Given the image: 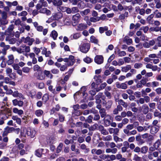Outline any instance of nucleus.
Segmentation results:
<instances>
[{"label":"nucleus","mask_w":161,"mask_h":161,"mask_svg":"<svg viewBox=\"0 0 161 161\" xmlns=\"http://www.w3.org/2000/svg\"><path fill=\"white\" fill-rule=\"evenodd\" d=\"M53 4L55 6L59 7L63 4L62 0H53Z\"/></svg>","instance_id":"nucleus-19"},{"label":"nucleus","mask_w":161,"mask_h":161,"mask_svg":"<svg viewBox=\"0 0 161 161\" xmlns=\"http://www.w3.org/2000/svg\"><path fill=\"white\" fill-rule=\"evenodd\" d=\"M48 6V4L45 0H39V3L36 5V8L40 9L43 7H47Z\"/></svg>","instance_id":"nucleus-6"},{"label":"nucleus","mask_w":161,"mask_h":161,"mask_svg":"<svg viewBox=\"0 0 161 161\" xmlns=\"http://www.w3.org/2000/svg\"><path fill=\"white\" fill-rule=\"evenodd\" d=\"M108 130L110 134H113L114 135H118L119 131L118 128H110L108 129Z\"/></svg>","instance_id":"nucleus-12"},{"label":"nucleus","mask_w":161,"mask_h":161,"mask_svg":"<svg viewBox=\"0 0 161 161\" xmlns=\"http://www.w3.org/2000/svg\"><path fill=\"white\" fill-rule=\"evenodd\" d=\"M154 14H150L147 17V20L149 24H153V22L154 21L153 19V18L154 17Z\"/></svg>","instance_id":"nucleus-26"},{"label":"nucleus","mask_w":161,"mask_h":161,"mask_svg":"<svg viewBox=\"0 0 161 161\" xmlns=\"http://www.w3.org/2000/svg\"><path fill=\"white\" fill-rule=\"evenodd\" d=\"M103 94L102 92H99L97 95L95 97V98L96 100V103H100L101 101L100 98L102 97Z\"/></svg>","instance_id":"nucleus-22"},{"label":"nucleus","mask_w":161,"mask_h":161,"mask_svg":"<svg viewBox=\"0 0 161 161\" xmlns=\"http://www.w3.org/2000/svg\"><path fill=\"white\" fill-rule=\"evenodd\" d=\"M98 125L97 124L95 123L93 125L91 126L89 128V129L91 131H94L96 129H97L98 128Z\"/></svg>","instance_id":"nucleus-37"},{"label":"nucleus","mask_w":161,"mask_h":161,"mask_svg":"<svg viewBox=\"0 0 161 161\" xmlns=\"http://www.w3.org/2000/svg\"><path fill=\"white\" fill-rule=\"evenodd\" d=\"M34 41L35 40L34 38H31L29 36H28L25 38V43H28V45L31 46Z\"/></svg>","instance_id":"nucleus-17"},{"label":"nucleus","mask_w":161,"mask_h":161,"mask_svg":"<svg viewBox=\"0 0 161 161\" xmlns=\"http://www.w3.org/2000/svg\"><path fill=\"white\" fill-rule=\"evenodd\" d=\"M30 51V47L25 45L20 46L18 48V53H28Z\"/></svg>","instance_id":"nucleus-5"},{"label":"nucleus","mask_w":161,"mask_h":161,"mask_svg":"<svg viewBox=\"0 0 161 161\" xmlns=\"http://www.w3.org/2000/svg\"><path fill=\"white\" fill-rule=\"evenodd\" d=\"M143 64L141 63H135L134 64V68L135 69H139L142 67Z\"/></svg>","instance_id":"nucleus-50"},{"label":"nucleus","mask_w":161,"mask_h":161,"mask_svg":"<svg viewBox=\"0 0 161 161\" xmlns=\"http://www.w3.org/2000/svg\"><path fill=\"white\" fill-rule=\"evenodd\" d=\"M113 102L111 100L108 101L105 103V108L108 109H109L111 107Z\"/></svg>","instance_id":"nucleus-36"},{"label":"nucleus","mask_w":161,"mask_h":161,"mask_svg":"<svg viewBox=\"0 0 161 161\" xmlns=\"http://www.w3.org/2000/svg\"><path fill=\"white\" fill-rule=\"evenodd\" d=\"M150 132L152 134H155L157 133L159 130V129L156 126H151Z\"/></svg>","instance_id":"nucleus-23"},{"label":"nucleus","mask_w":161,"mask_h":161,"mask_svg":"<svg viewBox=\"0 0 161 161\" xmlns=\"http://www.w3.org/2000/svg\"><path fill=\"white\" fill-rule=\"evenodd\" d=\"M94 79L98 84L102 82L101 76L100 75H95L94 76Z\"/></svg>","instance_id":"nucleus-32"},{"label":"nucleus","mask_w":161,"mask_h":161,"mask_svg":"<svg viewBox=\"0 0 161 161\" xmlns=\"http://www.w3.org/2000/svg\"><path fill=\"white\" fill-rule=\"evenodd\" d=\"M23 71L26 73H28L30 70V69L28 67H24L22 69Z\"/></svg>","instance_id":"nucleus-60"},{"label":"nucleus","mask_w":161,"mask_h":161,"mask_svg":"<svg viewBox=\"0 0 161 161\" xmlns=\"http://www.w3.org/2000/svg\"><path fill=\"white\" fill-rule=\"evenodd\" d=\"M43 73L46 77L49 78L51 79L53 78V75L51 73L50 71L45 70L43 71Z\"/></svg>","instance_id":"nucleus-28"},{"label":"nucleus","mask_w":161,"mask_h":161,"mask_svg":"<svg viewBox=\"0 0 161 161\" xmlns=\"http://www.w3.org/2000/svg\"><path fill=\"white\" fill-rule=\"evenodd\" d=\"M49 99V96L47 94H45L42 97V100L43 101L45 102H46Z\"/></svg>","instance_id":"nucleus-53"},{"label":"nucleus","mask_w":161,"mask_h":161,"mask_svg":"<svg viewBox=\"0 0 161 161\" xmlns=\"http://www.w3.org/2000/svg\"><path fill=\"white\" fill-rule=\"evenodd\" d=\"M84 61L87 64L91 63L92 61V59L88 57H87L84 58Z\"/></svg>","instance_id":"nucleus-56"},{"label":"nucleus","mask_w":161,"mask_h":161,"mask_svg":"<svg viewBox=\"0 0 161 161\" xmlns=\"http://www.w3.org/2000/svg\"><path fill=\"white\" fill-rule=\"evenodd\" d=\"M119 103L122 105L124 107L126 108L128 107V104L127 103L125 102L123 100L119 99L118 100Z\"/></svg>","instance_id":"nucleus-38"},{"label":"nucleus","mask_w":161,"mask_h":161,"mask_svg":"<svg viewBox=\"0 0 161 161\" xmlns=\"http://www.w3.org/2000/svg\"><path fill=\"white\" fill-rule=\"evenodd\" d=\"M33 70L34 71H39L41 70V68L37 64L35 65L33 67Z\"/></svg>","instance_id":"nucleus-52"},{"label":"nucleus","mask_w":161,"mask_h":161,"mask_svg":"<svg viewBox=\"0 0 161 161\" xmlns=\"http://www.w3.org/2000/svg\"><path fill=\"white\" fill-rule=\"evenodd\" d=\"M19 130L20 129L19 128H14V127H11V132H14L15 133L18 134Z\"/></svg>","instance_id":"nucleus-47"},{"label":"nucleus","mask_w":161,"mask_h":161,"mask_svg":"<svg viewBox=\"0 0 161 161\" xmlns=\"http://www.w3.org/2000/svg\"><path fill=\"white\" fill-rule=\"evenodd\" d=\"M80 17L81 16L80 14L79 13H77L73 15L72 17V19L73 21L72 25H75L77 23L79 22Z\"/></svg>","instance_id":"nucleus-9"},{"label":"nucleus","mask_w":161,"mask_h":161,"mask_svg":"<svg viewBox=\"0 0 161 161\" xmlns=\"http://www.w3.org/2000/svg\"><path fill=\"white\" fill-rule=\"evenodd\" d=\"M99 113L102 118H103L106 115V110L104 108H101L99 110Z\"/></svg>","instance_id":"nucleus-31"},{"label":"nucleus","mask_w":161,"mask_h":161,"mask_svg":"<svg viewBox=\"0 0 161 161\" xmlns=\"http://www.w3.org/2000/svg\"><path fill=\"white\" fill-rule=\"evenodd\" d=\"M141 152L142 153L145 154L147 153L148 151V147L146 146L142 147L141 148Z\"/></svg>","instance_id":"nucleus-43"},{"label":"nucleus","mask_w":161,"mask_h":161,"mask_svg":"<svg viewBox=\"0 0 161 161\" xmlns=\"http://www.w3.org/2000/svg\"><path fill=\"white\" fill-rule=\"evenodd\" d=\"M90 47V44L88 43H85L80 47V51L84 53H86L89 50Z\"/></svg>","instance_id":"nucleus-4"},{"label":"nucleus","mask_w":161,"mask_h":161,"mask_svg":"<svg viewBox=\"0 0 161 161\" xmlns=\"http://www.w3.org/2000/svg\"><path fill=\"white\" fill-rule=\"evenodd\" d=\"M32 23L37 31L39 32H42L43 35L45 36L48 31V28L44 29L43 27L41 25H39L37 22H32Z\"/></svg>","instance_id":"nucleus-2"},{"label":"nucleus","mask_w":161,"mask_h":161,"mask_svg":"<svg viewBox=\"0 0 161 161\" xmlns=\"http://www.w3.org/2000/svg\"><path fill=\"white\" fill-rule=\"evenodd\" d=\"M43 150L42 148H40L36 150L35 151V155L39 157H41L42 154Z\"/></svg>","instance_id":"nucleus-29"},{"label":"nucleus","mask_w":161,"mask_h":161,"mask_svg":"<svg viewBox=\"0 0 161 161\" xmlns=\"http://www.w3.org/2000/svg\"><path fill=\"white\" fill-rule=\"evenodd\" d=\"M133 160L135 161H141L142 158L141 157L138 156L137 154H135L133 158Z\"/></svg>","instance_id":"nucleus-48"},{"label":"nucleus","mask_w":161,"mask_h":161,"mask_svg":"<svg viewBox=\"0 0 161 161\" xmlns=\"http://www.w3.org/2000/svg\"><path fill=\"white\" fill-rule=\"evenodd\" d=\"M134 128V124H129L126 126L125 128L123 129V132L125 134L127 133L128 131H130Z\"/></svg>","instance_id":"nucleus-15"},{"label":"nucleus","mask_w":161,"mask_h":161,"mask_svg":"<svg viewBox=\"0 0 161 161\" xmlns=\"http://www.w3.org/2000/svg\"><path fill=\"white\" fill-rule=\"evenodd\" d=\"M160 143L161 141L160 139L158 140L154 144V148L156 149L158 148L159 147Z\"/></svg>","instance_id":"nucleus-46"},{"label":"nucleus","mask_w":161,"mask_h":161,"mask_svg":"<svg viewBox=\"0 0 161 161\" xmlns=\"http://www.w3.org/2000/svg\"><path fill=\"white\" fill-rule=\"evenodd\" d=\"M81 36V35L80 33H76L73 35V38L74 39H76L79 38Z\"/></svg>","instance_id":"nucleus-63"},{"label":"nucleus","mask_w":161,"mask_h":161,"mask_svg":"<svg viewBox=\"0 0 161 161\" xmlns=\"http://www.w3.org/2000/svg\"><path fill=\"white\" fill-rule=\"evenodd\" d=\"M137 133L136 130H132L128 131L127 133H126L125 134L127 136H129L131 135H135Z\"/></svg>","instance_id":"nucleus-34"},{"label":"nucleus","mask_w":161,"mask_h":161,"mask_svg":"<svg viewBox=\"0 0 161 161\" xmlns=\"http://www.w3.org/2000/svg\"><path fill=\"white\" fill-rule=\"evenodd\" d=\"M2 19H6L7 18V14L6 12L3 11L1 14Z\"/></svg>","instance_id":"nucleus-64"},{"label":"nucleus","mask_w":161,"mask_h":161,"mask_svg":"<svg viewBox=\"0 0 161 161\" xmlns=\"http://www.w3.org/2000/svg\"><path fill=\"white\" fill-rule=\"evenodd\" d=\"M90 12V10L89 9H87L80 12V14L82 16L87 15Z\"/></svg>","instance_id":"nucleus-35"},{"label":"nucleus","mask_w":161,"mask_h":161,"mask_svg":"<svg viewBox=\"0 0 161 161\" xmlns=\"http://www.w3.org/2000/svg\"><path fill=\"white\" fill-rule=\"evenodd\" d=\"M39 10V13L42 14H45L47 15H51V11L46 8H42Z\"/></svg>","instance_id":"nucleus-13"},{"label":"nucleus","mask_w":161,"mask_h":161,"mask_svg":"<svg viewBox=\"0 0 161 161\" xmlns=\"http://www.w3.org/2000/svg\"><path fill=\"white\" fill-rule=\"evenodd\" d=\"M3 34L1 36L2 39H4V35H5L6 36L5 40L10 42V25L8 27L7 30L5 31Z\"/></svg>","instance_id":"nucleus-7"},{"label":"nucleus","mask_w":161,"mask_h":161,"mask_svg":"<svg viewBox=\"0 0 161 161\" xmlns=\"http://www.w3.org/2000/svg\"><path fill=\"white\" fill-rule=\"evenodd\" d=\"M95 62L98 64H102L103 62V58L101 55H97L94 58Z\"/></svg>","instance_id":"nucleus-10"},{"label":"nucleus","mask_w":161,"mask_h":161,"mask_svg":"<svg viewBox=\"0 0 161 161\" xmlns=\"http://www.w3.org/2000/svg\"><path fill=\"white\" fill-rule=\"evenodd\" d=\"M4 104L5 108L3 110H0V125H3L4 123V121L10 116V109L7 108L9 107V104L8 103H5L3 102Z\"/></svg>","instance_id":"nucleus-1"},{"label":"nucleus","mask_w":161,"mask_h":161,"mask_svg":"<svg viewBox=\"0 0 161 161\" xmlns=\"http://www.w3.org/2000/svg\"><path fill=\"white\" fill-rule=\"evenodd\" d=\"M13 112L15 113H17L19 115H21L23 114V111L22 110H19L17 108H14L13 110Z\"/></svg>","instance_id":"nucleus-33"},{"label":"nucleus","mask_w":161,"mask_h":161,"mask_svg":"<svg viewBox=\"0 0 161 161\" xmlns=\"http://www.w3.org/2000/svg\"><path fill=\"white\" fill-rule=\"evenodd\" d=\"M10 48L9 45H5L4 42H2L0 44V50L1 53H3V55H5L7 53V51Z\"/></svg>","instance_id":"nucleus-3"},{"label":"nucleus","mask_w":161,"mask_h":161,"mask_svg":"<svg viewBox=\"0 0 161 161\" xmlns=\"http://www.w3.org/2000/svg\"><path fill=\"white\" fill-rule=\"evenodd\" d=\"M87 27V25L86 24L80 23L77 25L76 29L77 30L82 31L86 29Z\"/></svg>","instance_id":"nucleus-18"},{"label":"nucleus","mask_w":161,"mask_h":161,"mask_svg":"<svg viewBox=\"0 0 161 161\" xmlns=\"http://www.w3.org/2000/svg\"><path fill=\"white\" fill-rule=\"evenodd\" d=\"M43 111L41 109L37 110L35 112V114L37 116H40L43 114Z\"/></svg>","instance_id":"nucleus-49"},{"label":"nucleus","mask_w":161,"mask_h":161,"mask_svg":"<svg viewBox=\"0 0 161 161\" xmlns=\"http://www.w3.org/2000/svg\"><path fill=\"white\" fill-rule=\"evenodd\" d=\"M118 151L117 149L116 148L111 149L110 148H107L106 150V152L107 153H111L113 154H115Z\"/></svg>","instance_id":"nucleus-27"},{"label":"nucleus","mask_w":161,"mask_h":161,"mask_svg":"<svg viewBox=\"0 0 161 161\" xmlns=\"http://www.w3.org/2000/svg\"><path fill=\"white\" fill-rule=\"evenodd\" d=\"M116 135L113 136V139L114 141L116 143L118 142H122L123 141V139L120 138H119L118 136Z\"/></svg>","instance_id":"nucleus-40"},{"label":"nucleus","mask_w":161,"mask_h":161,"mask_svg":"<svg viewBox=\"0 0 161 161\" xmlns=\"http://www.w3.org/2000/svg\"><path fill=\"white\" fill-rule=\"evenodd\" d=\"M131 68V66L130 65H127L125 66L121 67V71L123 72H127Z\"/></svg>","instance_id":"nucleus-24"},{"label":"nucleus","mask_w":161,"mask_h":161,"mask_svg":"<svg viewBox=\"0 0 161 161\" xmlns=\"http://www.w3.org/2000/svg\"><path fill=\"white\" fill-rule=\"evenodd\" d=\"M136 103L137 104H143L145 103V102L143 98H140L138 100L136 101Z\"/></svg>","instance_id":"nucleus-62"},{"label":"nucleus","mask_w":161,"mask_h":161,"mask_svg":"<svg viewBox=\"0 0 161 161\" xmlns=\"http://www.w3.org/2000/svg\"><path fill=\"white\" fill-rule=\"evenodd\" d=\"M54 19L58 20L63 17V14L60 12L54 13L52 15Z\"/></svg>","instance_id":"nucleus-11"},{"label":"nucleus","mask_w":161,"mask_h":161,"mask_svg":"<svg viewBox=\"0 0 161 161\" xmlns=\"http://www.w3.org/2000/svg\"><path fill=\"white\" fill-rule=\"evenodd\" d=\"M75 61L74 57L72 55L69 56V58H64V61L67 63V64L68 66L73 65Z\"/></svg>","instance_id":"nucleus-8"},{"label":"nucleus","mask_w":161,"mask_h":161,"mask_svg":"<svg viewBox=\"0 0 161 161\" xmlns=\"http://www.w3.org/2000/svg\"><path fill=\"white\" fill-rule=\"evenodd\" d=\"M93 117L91 115H89L87 118V119L85 120L86 121L89 123H92V119H93Z\"/></svg>","instance_id":"nucleus-57"},{"label":"nucleus","mask_w":161,"mask_h":161,"mask_svg":"<svg viewBox=\"0 0 161 161\" xmlns=\"http://www.w3.org/2000/svg\"><path fill=\"white\" fill-rule=\"evenodd\" d=\"M50 36L54 40H55L56 39L58 36V34L55 31L53 30L52 31Z\"/></svg>","instance_id":"nucleus-30"},{"label":"nucleus","mask_w":161,"mask_h":161,"mask_svg":"<svg viewBox=\"0 0 161 161\" xmlns=\"http://www.w3.org/2000/svg\"><path fill=\"white\" fill-rule=\"evenodd\" d=\"M104 122L105 125L107 126L110 125L111 124L110 120L108 119H104Z\"/></svg>","instance_id":"nucleus-61"},{"label":"nucleus","mask_w":161,"mask_h":161,"mask_svg":"<svg viewBox=\"0 0 161 161\" xmlns=\"http://www.w3.org/2000/svg\"><path fill=\"white\" fill-rule=\"evenodd\" d=\"M155 17L156 18H161V12H159L158 10L156 9L154 12Z\"/></svg>","instance_id":"nucleus-41"},{"label":"nucleus","mask_w":161,"mask_h":161,"mask_svg":"<svg viewBox=\"0 0 161 161\" xmlns=\"http://www.w3.org/2000/svg\"><path fill=\"white\" fill-rule=\"evenodd\" d=\"M142 112L144 114H147L149 111V108L148 107L146 104H143L142 106Z\"/></svg>","instance_id":"nucleus-21"},{"label":"nucleus","mask_w":161,"mask_h":161,"mask_svg":"<svg viewBox=\"0 0 161 161\" xmlns=\"http://www.w3.org/2000/svg\"><path fill=\"white\" fill-rule=\"evenodd\" d=\"M151 86L152 87H157L159 85V83L156 81H153L151 83Z\"/></svg>","instance_id":"nucleus-54"},{"label":"nucleus","mask_w":161,"mask_h":161,"mask_svg":"<svg viewBox=\"0 0 161 161\" xmlns=\"http://www.w3.org/2000/svg\"><path fill=\"white\" fill-rule=\"evenodd\" d=\"M82 114V112L80 110H77L76 111H73V114L76 116H79Z\"/></svg>","instance_id":"nucleus-51"},{"label":"nucleus","mask_w":161,"mask_h":161,"mask_svg":"<svg viewBox=\"0 0 161 161\" xmlns=\"http://www.w3.org/2000/svg\"><path fill=\"white\" fill-rule=\"evenodd\" d=\"M27 134L28 136H31V138H33L35 136L36 131L35 130L28 128L27 130Z\"/></svg>","instance_id":"nucleus-14"},{"label":"nucleus","mask_w":161,"mask_h":161,"mask_svg":"<svg viewBox=\"0 0 161 161\" xmlns=\"http://www.w3.org/2000/svg\"><path fill=\"white\" fill-rule=\"evenodd\" d=\"M8 61L6 60L5 59H3L2 62L1 64V66L2 68H4L6 65L7 63L8 65H10V55L8 56Z\"/></svg>","instance_id":"nucleus-16"},{"label":"nucleus","mask_w":161,"mask_h":161,"mask_svg":"<svg viewBox=\"0 0 161 161\" xmlns=\"http://www.w3.org/2000/svg\"><path fill=\"white\" fill-rule=\"evenodd\" d=\"M102 7V6L101 4L99 3H97L96 4L95 6L94 9L100 11V10L101 8Z\"/></svg>","instance_id":"nucleus-58"},{"label":"nucleus","mask_w":161,"mask_h":161,"mask_svg":"<svg viewBox=\"0 0 161 161\" xmlns=\"http://www.w3.org/2000/svg\"><path fill=\"white\" fill-rule=\"evenodd\" d=\"M123 42H125L127 45H130L132 43V40L128 36H125L123 39Z\"/></svg>","instance_id":"nucleus-25"},{"label":"nucleus","mask_w":161,"mask_h":161,"mask_svg":"<svg viewBox=\"0 0 161 161\" xmlns=\"http://www.w3.org/2000/svg\"><path fill=\"white\" fill-rule=\"evenodd\" d=\"M42 55H45L46 57H49L51 55V52L50 51H47V48L44 47L42 52Z\"/></svg>","instance_id":"nucleus-20"},{"label":"nucleus","mask_w":161,"mask_h":161,"mask_svg":"<svg viewBox=\"0 0 161 161\" xmlns=\"http://www.w3.org/2000/svg\"><path fill=\"white\" fill-rule=\"evenodd\" d=\"M151 69L153 71H158L159 72L161 70V68L158 67V66L156 65H153Z\"/></svg>","instance_id":"nucleus-42"},{"label":"nucleus","mask_w":161,"mask_h":161,"mask_svg":"<svg viewBox=\"0 0 161 161\" xmlns=\"http://www.w3.org/2000/svg\"><path fill=\"white\" fill-rule=\"evenodd\" d=\"M90 42L92 43L97 44L98 42V40L94 36H92L90 37Z\"/></svg>","instance_id":"nucleus-39"},{"label":"nucleus","mask_w":161,"mask_h":161,"mask_svg":"<svg viewBox=\"0 0 161 161\" xmlns=\"http://www.w3.org/2000/svg\"><path fill=\"white\" fill-rule=\"evenodd\" d=\"M103 140L104 141H110L112 140V136L110 135H108L106 136H103L102 137Z\"/></svg>","instance_id":"nucleus-45"},{"label":"nucleus","mask_w":161,"mask_h":161,"mask_svg":"<svg viewBox=\"0 0 161 161\" xmlns=\"http://www.w3.org/2000/svg\"><path fill=\"white\" fill-rule=\"evenodd\" d=\"M108 27L107 26H104V27H100L99 28V32L102 34L103 33L104 31H107L108 30Z\"/></svg>","instance_id":"nucleus-44"},{"label":"nucleus","mask_w":161,"mask_h":161,"mask_svg":"<svg viewBox=\"0 0 161 161\" xmlns=\"http://www.w3.org/2000/svg\"><path fill=\"white\" fill-rule=\"evenodd\" d=\"M8 21L6 19H0V26L2 25H4L8 23Z\"/></svg>","instance_id":"nucleus-55"},{"label":"nucleus","mask_w":161,"mask_h":161,"mask_svg":"<svg viewBox=\"0 0 161 161\" xmlns=\"http://www.w3.org/2000/svg\"><path fill=\"white\" fill-rule=\"evenodd\" d=\"M53 86L52 85H50L48 87V89L53 94H56L57 93L55 89H53Z\"/></svg>","instance_id":"nucleus-59"}]
</instances>
